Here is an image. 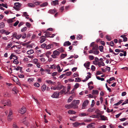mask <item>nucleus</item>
<instances>
[{
	"instance_id": "1",
	"label": "nucleus",
	"mask_w": 128,
	"mask_h": 128,
	"mask_svg": "<svg viewBox=\"0 0 128 128\" xmlns=\"http://www.w3.org/2000/svg\"><path fill=\"white\" fill-rule=\"evenodd\" d=\"M79 100H74L72 102V105L74 108H78V105L80 103Z\"/></svg>"
},
{
	"instance_id": "2",
	"label": "nucleus",
	"mask_w": 128,
	"mask_h": 128,
	"mask_svg": "<svg viewBox=\"0 0 128 128\" xmlns=\"http://www.w3.org/2000/svg\"><path fill=\"white\" fill-rule=\"evenodd\" d=\"M1 103L2 104H4V106H5L6 105L9 106H11V102L9 100H2L1 101Z\"/></svg>"
},
{
	"instance_id": "3",
	"label": "nucleus",
	"mask_w": 128,
	"mask_h": 128,
	"mask_svg": "<svg viewBox=\"0 0 128 128\" xmlns=\"http://www.w3.org/2000/svg\"><path fill=\"white\" fill-rule=\"evenodd\" d=\"M60 54V52L58 51L55 50L53 52V54L51 55L52 57L54 58H56V56H58Z\"/></svg>"
},
{
	"instance_id": "4",
	"label": "nucleus",
	"mask_w": 128,
	"mask_h": 128,
	"mask_svg": "<svg viewBox=\"0 0 128 128\" xmlns=\"http://www.w3.org/2000/svg\"><path fill=\"white\" fill-rule=\"evenodd\" d=\"M14 8L15 9L18 10H20V9L18 8L20 7L21 4L19 2H16L14 4Z\"/></svg>"
},
{
	"instance_id": "5",
	"label": "nucleus",
	"mask_w": 128,
	"mask_h": 128,
	"mask_svg": "<svg viewBox=\"0 0 128 128\" xmlns=\"http://www.w3.org/2000/svg\"><path fill=\"white\" fill-rule=\"evenodd\" d=\"M12 111L11 109L10 110L8 116V121H10L12 119Z\"/></svg>"
},
{
	"instance_id": "6",
	"label": "nucleus",
	"mask_w": 128,
	"mask_h": 128,
	"mask_svg": "<svg viewBox=\"0 0 128 128\" xmlns=\"http://www.w3.org/2000/svg\"><path fill=\"white\" fill-rule=\"evenodd\" d=\"M89 102V101L88 100H85L83 102L82 104V109H84L85 107L86 106Z\"/></svg>"
},
{
	"instance_id": "7",
	"label": "nucleus",
	"mask_w": 128,
	"mask_h": 128,
	"mask_svg": "<svg viewBox=\"0 0 128 128\" xmlns=\"http://www.w3.org/2000/svg\"><path fill=\"white\" fill-rule=\"evenodd\" d=\"M59 93L58 92H56L54 93L51 97L54 98H58L59 96Z\"/></svg>"
},
{
	"instance_id": "8",
	"label": "nucleus",
	"mask_w": 128,
	"mask_h": 128,
	"mask_svg": "<svg viewBox=\"0 0 128 128\" xmlns=\"http://www.w3.org/2000/svg\"><path fill=\"white\" fill-rule=\"evenodd\" d=\"M0 32L2 34H5L6 35L10 33V32H9L8 31H6L4 29H2L0 30Z\"/></svg>"
},
{
	"instance_id": "9",
	"label": "nucleus",
	"mask_w": 128,
	"mask_h": 128,
	"mask_svg": "<svg viewBox=\"0 0 128 128\" xmlns=\"http://www.w3.org/2000/svg\"><path fill=\"white\" fill-rule=\"evenodd\" d=\"M26 111V108L24 107H23L20 109L19 111V112L21 114H24Z\"/></svg>"
},
{
	"instance_id": "10",
	"label": "nucleus",
	"mask_w": 128,
	"mask_h": 128,
	"mask_svg": "<svg viewBox=\"0 0 128 128\" xmlns=\"http://www.w3.org/2000/svg\"><path fill=\"white\" fill-rule=\"evenodd\" d=\"M63 89L62 90L59 92V94L61 95L63 93H64L66 91V87H64L63 88Z\"/></svg>"
},
{
	"instance_id": "11",
	"label": "nucleus",
	"mask_w": 128,
	"mask_h": 128,
	"mask_svg": "<svg viewBox=\"0 0 128 128\" xmlns=\"http://www.w3.org/2000/svg\"><path fill=\"white\" fill-rule=\"evenodd\" d=\"M71 43L69 41H66L65 42L63 46H68L71 45Z\"/></svg>"
},
{
	"instance_id": "12",
	"label": "nucleus",
	"mask_w": 128,
	"mask_h": 128,
	"mask_svg": "<svg viewBox=\"0 0 128 128\" xmlns=\"http://www.w3.org/2000/svg\"><path fill=\"white\" fill-rule=\"evenodd\" d=\"M64 87L62 85H60L59 84H58L57 86H56V89L58 90H60L62 88Z\"/></svg>"
},
{
	"instance_id": "13",
	"label": "nucleus",
	"mask_w": 128,
	"mask_h": 128,
	"mask_svg": "<svg viewBox=\"0 0 128 128\" xmlns=\"http://www.w3.org/2000/svg\"><path fill=\"white\" fill-rule=\"evenodd\" d=\"M100 117L101 120H108V119L107 117L105 116L104 115H100Z\"/></svg>"
},
{
	"instance_id": "14",
	"label": "nucleus",
	"mask_w": 128,
	"mask_h": 128,
	"mask_svg": "<svg viewBox=\"0 0 128 128\" xmlns=\"http://www.w3.org/2000/svg\"><path fill=\"white\" fill-rule=\"evenodd\" d=\"M46 38V36H42L41 37V40L40 41V42L42 43L44 42L45 40V39Z\"/></svg>"
},
{
	"instance_id": "15",
	"label": "nucleus",
	"mask_w": 128,
	"mask_h": 128,
	"mask_svg": "<svg viewBox=\"0 0 128 128\" xmlns=\"http://www.w3.org/2000/svg\"><path fill=\"white\" fill-rule=\"evenodd\" d=\"M90 62H88L86 63H85L84 64V66L86 68H87L88 69H90L89 68H88L90 66Z\"/></svg>"
},
{
	"instance_id": "16",
	"label": "nucleus",
	"mask_w": 128,
	"mask_h": 128,
	"mask_svg": "<svg viewBox=\"0 0 128 128\" xmlns=\"http://www.w3.org/2000/svg\"><path fill=\"white\" fill-rule=\"evenodd\" d=\"M46 82L49 84H52L53 85H55V82H52L50 80H47L46 81Z\"/></svg>"
},
{
	"instance_id": "17",
	"label": "nucleus",
	"mask_w": 128,
	"mask_h": 128,
	"mask_svg": "<svg viewBox=\"0 0 128 128\" xmlns=\"http://www.w3.org/2000/svg\"><path fill=\"white\" fill-rule=\"evenodd\" d=\"M53 45L52 44H50L46 46V49H49L53 48Z\"/></svg>"
},
{
	"instance_id": "18",
	"label": "nucleus",
	"mask_w": 128,
	"mask_h": 128,
	"mask_svg": "<svg viewBox=\"0 0 128 128\" xmlns=\"http://www.w3.org/2000/svg\"><path fill=\"white\" fill-rule=\"evenodd\" d=\"M98 45L95 44L94 46H93L92 49V50L94 51L95 50H98Z\"/></svg>"
},
{
	"instance_id": "19",
	"label": "nucleus",
	"mask_w": 128,
	"mask_h": 128,
	"mask_svg": "<svg viewBox=\"0 0 128 128\" xmlns=\"http://www.w3.org/2000/svg\"><path fill=\"white\" fill-rule=\"evenodd\" d=\"M65 107L66 108L68 109H70L73 108V107L72 105V104H66L65 106Z\"/></svg>"
},
{
	"instance_id": "20",
	"label": "nucleus",
	"mask_w": 128,
	"mask_h": 128,
	"mask_svg": "<svg viewBox=\"0 0 128 128\" xmlns=\"http://www.w3.org/2000/svg\"><path fill=\"white\" fill-rule=\"evenodd\" d=\"M56 12V10H50L48 12L50 14H54Z\"/></svg>"
},
{
	"instance_id": "21",
	"label": "nucleus",
	"mask_w": 128,
	"mask_h": 128,
	"mask_svg": "<svg viewBox=\"0 0 128 128\" xmlns=\"http://www.w3.org/2000/svg\"><path fill=\"white\" fill-rule=\"evenodd\" d=\"M72 124L74 127H78L80 126V123H78L77 122H76L75 123H73Z\"/></svg>"
},
{
	"instance_id": "22",
	"label": "nucleus",
	"mask_w": 128,
	"mask_h": 128,
	"mask_svg": "<svg viewBox=\"0 0 128 128\" xmlns=\"http://www.w3.org/2000/svg\"><path fill=\"white\" fill-rule=\"evenodd\" d=\"M34 52L33 50H30L28 51L27 52V53L28 54H30L33 53Z\"/></svg>"
},
{
	"instance_id": "23",
	"label": "nucleus",
	"mask_w": 128,
	"mask_h": 128,
	"mask_svg": "<svg viewBox=\"0 0 128 128\" xmlns=\"http://www.w3.org/2000/svg\"><path fill=\"white\" fill-rule=\"evenodd\" d=\"M28 6L30 7L34 8L35 6L34 4L31 3H29L28 4Z\"/></svg>"
},
{
	"instance_id": "24",
	"label": "nucleus",
	"mask_w": 128,
	"mask_h": 128,
	"mask_svg": "<svg viewBox=\"0 0 128 128\" xmlns=\"http://www.w3.org/2000/svg\"><path fill=\"white\" fill-rule=\"evenodd\" d=\"M98 93V91L97 90H92V94H93L97 95Z\"/></svg>"
},
{
	"instance_id": "25",
	"label": "nucleus",
	"mask_w": 128,
	"mask_h": 128,
	"mask_svg": "<svg viewBox=\"0 0 128 128\" xmlns=\"http://www.w3.org/2000/svg\"><path fill=\"white\" fill-rule=\"evenodd\" d=\"M95 112L97 114H98L99 115H100L101 114H102V113H100V111L98 109H96L95 110Z\"/></svg>"
},
{
	"instance_id": "26",
	"label": "nucleus",
	"mask_w": 128,
	"mask_h": 128,
	"mask_svg": "<svg viewBox=\"0 0 128 128\" xmlns=\"http://www.w3.org/2000/svg\"><path fill=\"white\" fill-rule=\"evenodd\" d=\"M58 0H56L52 1L53 4L55 6L56 5H58L59 4L58 3Z\"/></svg>"
},
{
	"instance_id": "27",
	"label": "nucleus",
	"mask_w": 128,
	"mask_h": 128,
	"mask_svg": "<svg viewBox=\"0 0 128 128\" xmlns=\"http://www.w3.org/2000/svg\"><path fill=\"white\" fill-rule=\"evenodd\" d=\"M46 86L45 84L43 85L42 86V90L44 92L46 89Z\"/></svg>"
},
{
	"instance_id": "28",
	"label": "nucleus",
	"mask_w": 128,
	"mask_h": 128,
	"mask_svg": "<svg viewBox=\"0 0 128 128\" xmlns=\"http://www.w3.org/2000/svg\"><path fill=\"white\" fill-rule=\"evenodd\" d=\"M48 4V2H45L40 4V6L41 7H44L47 6Z\"/></svg>"
},
{
	"instance_id": "29",
	"label": "nucleus",
	"mask_w": 128,
	"mask_h": 128,
	"mask_svg": "<svg viewBox=\"0 0 128 128\" xmlns=\"http://www.w3.org/2000/svg\"><path fill=\"white\" fill-rule=\"evenodd\" d=\"M76 112L73 110H70L68 112V113L70 114H75Z\"/></svg>"
},
{
	"instance_id": "30",
	"label": "nucleus",
	"mask_w": 128,
	"mask_h": 128,
	"mask_svg": "<svg viewBox=\"0 0 128 128\" xmlns=\"http://www.w3.org/2000/svg\"><path fill=\"white\" fill-rule=\"evenodd\" d=\"M94 110L95 108H90L88 110V112H94Z\"/></svg>"
},
{
	"instance_id": "31",
	"label": "nucleus",
	"mask_w": 128,
	"mask_h": 128,
	"mask_svg": "<svg viewBox=\"0 0 128 128\" xmlns=\"http://www.w3.org/2000/svg\"><path fill=\"white\" fill-rule=\"evenodd\" d=\"M67 56L66 54H62L60 56V58L61 59H63Z\"/></svg>"
},
{
	"instance_id": "32",
	"label": "nucleus",
	"mask_w": 128,
	"mask_h": 128,
	"mask_svg": "<svg viewBox=\"0 0 128 128\" xmlns=\"http://www.w3.org/2000/svg\"><path fill=\"white\" fill-rule=\"evenodd\" d=\"M87 127L88 128H94V126L92 125V124H88Z\"/></svg>"
},
{
	"instance_id": "33",
	"label": "nucleus",
	"mask_w": 128,
	"mask_h": 128,
	"mask_svg": "<svg viewBox=\"0 0 128 128\" xmlns=\"http://www.w3.org/2000/svg\"><path fill=\"white\" fill-rule=\"evenodd\" d=\"M45 36L46 37H50V34L49 32H46V34H45Z\"/></svg>"
},
{
	"instance_id": "34",
	"label": "nucleus",
	"mask_w": 128,
	"mask_h": 128,
	"mask_svg": "<svg viewBox=\"0 0 128 128\" xmlns=\"http://www.w3.org/2000/svg\"><path fill=\"white\" fill-rule=\"evenodd\" d=\"M51 54V53L50 52L48 51L46 52V55L48 58H49L50 57L49 55H50Z\"/></svg>"
},
{
	"instance_id": "35",
	"label": "nucleus",
	"mask_w": 128,
	"mask_h": 128,
	"mask_svg": "<svg viewBox=\"0 0 128 128\" xmlns=\"http://www.w3.org/2000/svg\"><path fill=\"white\" fill-rule=\"evenodd\" d=\"M82 36L81 35H78L77 36L76 39L77 40H79L82 39Z\"/></svg>"
},
{
	"instance_id": "36",
	"label": "nucleus",
	"mask_w": 128,
	"mask_h": 128,
	"mask_svg": "<svg viewBox=\"0 0 128 128\" xmlns=\"http://www.w3.org/2000/svg\"><path fill=\"white\" fill-rule=\"evenodd\" d=\"M123 101V100H121L119 102H118L116 103L114 105L116 106H118Z\"/></svg>"
},
{
	"instance_id": "37",
	"label": "nucleus",
	"mask_w": 128,
	"mask_h": 128,
	"mask_svg": "<svg viewBox=\"0 0 128 128\" xmlns=\"http://www.w3.org/2000/svg\"><path fill=\"white\" fill-rule=\"evenodd\" d=\"M99 49L101 52H102L103 51L104 47L103 46H99Z\"/></svg>"
},
{
	"instance_id": "38",
	"label": "nucleus",
	"mask_w": 128,
	"mask_h": 128,
	"mask_svg": "<svg viewBox=\"0 0 128 128\" xmlns=\"http://www.w3.org/2000/svg\"><path fill=\"white\" fill-rule=\"evenodd\" d=\"M75 82H80L81 81V79L80 78H75Z\"/></svg>"
},
{
	"instance_id": "39",
	"label": "nucleus",
	"mask_w": 128,
	"mask_h": 128,
	"mask_svg": "<svg viewBox=\"0 0 128 128\" xmlns=\"http://www.w3.org/2000/svg\"><path fill=\"white\" fill-rule=\"evenodd\" d=\"M57 69L58 70V72H60L62 71V69L61 70H60V67L59 65H57Z\"/></svg>"
},
{
	"instance_id": "40",
	"label": "nucleus",
	"mask_w": 128,
	"mask_h": 128,
	"mask_svg": "<svg viewBox=\"0 0 128 128\" xmlns=\"http://www.w3.org/2000/svg\"><path fill=\"white\" fill-rule=\"evenodd\" d=\"M72 73V72H68L65 73V75L68 76H70L71 74Z\"/></svg>"
},
{
	"instance_id": "41",
	"label": "nucleus",
	"mask_w": 128,
	"mask_h": 128,
	"mask_svg": "<svg viewBox=\"0 0 128 128\" xmlns=\"http://www.w3.org/2000/svg\"><path fill=\"white\" fill-rule=\"evenodd\" d=\"M14 70H20V72L22 70V68L20 67V66H18L17 68H16Z\"/></svg>"
},
{
	"instance_id": "42",
	"label": "nucleus",
	"mask_w": 128,
	"mask_h": 128,
	"mask_svg": "<svg viewBox=\"0 0 128 128\" xmlns=\"http://www.w3.org/2000/svg\"><path fill=\"white\" fill-rule=\"evenodd\" d=\"M14 22V20H12V19H9L7 20V22L8 23H12Z\"/></svg>"
},
{
	"instance_id": "43",
	"label": "nucleus",
	"mask_w": 128,
	"mask_h": 128,
	"mask_svg": "<svg viewBox=\"0 0 128 128\" xmlns=\"http://www.w3.org/2000/svg\"><path fill=\"white\" fill-rule=\"evenodd\" d=\"M13 128H18V126H17L16 123L14 122L13 125Z\"/></svg>"
},
{
	"instance_id": "44",
	"label": "nucleus",
	"mask_w": 128,
	"mask_h": 128,
	"mask_svg": "<svg viewBox=\"0 0 128 128\" xmlns=\"http://www.w3.org/2000/svg\"><path fill=\"white\" fill-rule=\"evenodd\" d=\"M27 29V28L26 27L23 28L21 29V31L22 32H24L26 31Z\"/></svg>"
},
{
	"instance_id": "45",
	"label": "nucleus",
	"mask_w": 128,
	"mask_h": 128,
	"mask_svg": "<svg viewBox=\"0 0 128 128\" xmlns=\"http://www.w3.org/2000/svg\"><path fill=\"white\" fill-rule=\"evenodd\" d=\"M56 68V66L54 65H53L52 66H51L50 67V68L52 69H55Z\"/></svg>"
},
{
	"instance_id": "46",
	"label": "nucleus",
	"mask_w": 128,
	"mask_h": 128,
	"mask_svg": "<svg viewBox=\"0 0 128 128\" xmlns=\"http://www.w3.org/2000/svg\"><path fill=\"white\" fill-rule=\"evenodd\" d=\"M4 26V24L3 22H2L0 23V28H3Z\"/></svg>"
},
{
	"instance_id": "47",
	"label": "nucleus",
	"mask_w": 128,
	"mask_h": 128,
	"mask_svg": "<svg viewBox=\"0 0 128 128\" xmlns=\"http://www.w3.org/2000/svg\"><path fill=\"white\" fill-rule=\"evenodd\" d=\"M26 35V34L25 33H23L22 34V38L24 39L25 38Z\"/></svg>"
},
{
	"instance_id": "48",
	"label": "nucleus",
	"mask_w": 128,
	"mask_h": 128,
	"mask_svg": "<svg viewBox=\"0 0 128 128\" xmlns=\"http://www.w3.org/2000/svg\"><path fill=\"white\" fill-rule=\"evenodd\" d=\"M106 38L107 40H108V41H110L111 40V38L110 36H109L108 35H106Z\"/></svg>"
},
{
	"instance_id": "49",
	"label": "nucleus",
	"mask_w": 128,
	"mask_h": 128,
	"mask_svg": "<svg viewBox=\"0 0 128 128\" xmlns=\"http://www.w3.org/2000/svg\"><path fill=\"white\" fill-rule=\"evenodd\" d=\"M99 53V51L98 50L93 51V54H98Z\"/></svg>"
},
{
	"instance_id": "50",
	"label": "nucleus",
	"mask_w": 128,
	"mask_h": 128,
	"mask_svg": "<svg viewBox=\"0 0 128 128\" xmlns=\"http://www.w3.org/2000/svg\"><path fill=\"white\" fill-rule=\"evenodd\" d=\"M72 96H71L70 97L68 100V102H70L72 100Z\"/></svg>"
},
{
	"instance_id": "51",
	"label": "nucleus",
	"mask_w": 128,
	"mask_h": 128,
	"mask_svg": "<svg viewBox=\"0 0 128 128\" xmlns=\"http://www.w3.org/2000/svg\"><path fill=\"white\" fill-rule=\"evenodd\" d=\"M28 80L30 82H31L34 80V79L32 78H30L28 79Z\"/></svg>"
},
{
	"instance_id": "52",
	"label": "nucleus",
	"mask_w": 128,
	"mask_h": 128,
	"mask_svg": "<svg viewBox=\"0 0 128 128\" xmlns=\"http://www.w3.org/2000/svg\"><path fill=\"white\" fill-rule=\"evenodd\" d=\"M58 50L60 52H63L64 51V50L62 48H58Z\"/></svg>"
},
{
	"instance_id": "53",
	"label": "nucleus",
	"mask_w": 128,
	"mask_h": 128,
	"mask_svg": "<svg viewBox=\"0 0 128 128\" xmlns=\"http://www.w3.org/2000/svg\"><path fill=\"white\" fill-rule=\"evenodd\" d=\"M34 85L36 87H38L40 86V84L36 82L34 84Z\"/></svg>"
},
{
	"instance_id": "54",
	"label": "nucleus",
	"mask_w": 128,
	"mask_h": 128,
	"mask_svg": "<svg viewBox=\"0 0 128 128\" xmlns=\"http://www.w3.org/2000/svg\"><path fill=\"white\" fill-rule=\"evenodd\" d=\"M22 34H20L18 35L16 37V38L18 40L20 39V38H21V37H22Z\"/></svg>"
},
{
	"instance_id": "55",
	"label": "nucleus",
	"mask_w": 128,
	"mask_h": 128,
	"mask_svg": "<svg viewBox=\"0 0 128 128\" xmlns=\"http://www.w3.org/2000/svg\"><path fill=\"white\" fill-rule=\"evenodd\" d=\"M86 116V114L85 113H82L79 114V116Z\"/></svg>"
},
{
	"instance_id": "56",
	"label": "nucleus",
	"mask_w": 128,
	"mask_h": 128,
	"mask_svg": "<svg viewBox=\"0 0 128 128\" xmlns=\"http://www.w3.org/2000/svg\"><path fill=\"white\" fill-rule=\"evenodd\" d=\"M12 90L13 91L15 94H16L18 92V90L15 88H13Z\"/></svg>"
},
{
	"instance_id": "57",
	"label": "nucleus",
	"mask_w": 128,
	"mask_h": 128,
	"mask_svg": "<svg viewBox=\"0 0 128 128\" xmlns=\"http://www.w3.org/2000/svg\"><path fill=\"white\" fill-rule=\"evenodd\" d=\"M106 88L107 89V90H109V92H111V89L110 88H108L106 84Z\"/></svg>"
},
{
	"instance_id": "58",
	"label": "nucleus",
	"mask_w": 128,
	"mask_h": 128,
	"mask_svg": "<svg viewBox=\"0 0 128 128\" xmlns=\"http://www.w3.org/2000/svg\"><path fill=\"white\" fill-rule=\"evenodd\" d=\"M79 84L76 83V84L75 85H74V87L76 88H77L79 87Z\"/></svg>"
},
{
	"instance_id": "59",
	"label": "nucleus",
	"mask_w": 128,
	"mask_h": 128,
	"mask_svg": "<svg viewBox=\"0 0 128 128\" xmlns=\"http://www.w3.org/2000/svg\"><path fill=\"white\" fill-rule=\"evenodd\" d=\"M31 24L28 22H26V25L27 26L30 28L31 26Z\"/></svg>"
},
{
	"instance_id": "60",
	"label": "nucleus",
	"mask_w": 128,
	"mask_h": 128,
	"mask_svg": "<svg viewBox=\"0 0 128 128\" xmlns=\"http://www.w3.org/2000/svg\"><path fill=\"white\" fill-rule=\"evenodd\" d=\"M19 21L17 20L16 22L14 24V26H16L19 23Z\"/></svg>"
},
{
	"instance_id": "61",
	"label": "nucleus",
	"mask_w": 128,
	"mask_h": 128,
	"mask_svg": "<svg viewBox=\"0 0 128 128\" xmlns=\"http://www.w3.org/2000/svg\"><path fill=\"white\" fill-rule=\"evenodd\" d=\"M95 69L96 68L94 66V65H92L91 68V70L93 71H94L95 70Z\"/></svg>"
},
{
	"instance_id": "62",
	"label": "nucleus",
	"mask_w": 128,
	"mask_h": 128,
	"mask_svg": "<svg viewBox=\"0 0 128 128\" xmlns=\"http://www.w3.org/2000/svg\"><path fill=\"white\" fill-rule=\"evenodd\" d=\"M23 13L24 15V16L26 17L29 16V15L27 14V13L26 12H24Z\"/></svg>"
},
{
	"instance_id": "63",
	"label": "nucleus",
	"mask_w": 128,
	"mask_h": 128,
	"mask_svg": "<svg viewBox=\"0 0 128 128\" xmlns=\"http://www.w3.org/2000/svg\"><path fill=\"white\" fill-rule=\"evenodd\" d=\"M46 46V44L44 43L42 44L41 45V47L42 48H44Z\"/></svg>"
},
{
	"instance_id": "64",
	"label": "nucleus",
	"mask_w": 128,
	"mask_h": 128,
	"mask_svg": "<svg viewBox=\"0 0 128 128\" xmlns=\"http://www.w3.org/2000/svg\"><path fill=\"white\" fill-rule=\"evenodd\" d=\"M13 62L16 64H18L19 63V62L17 60H14L13 61Z\"/></svg>"
}]
</instances>
